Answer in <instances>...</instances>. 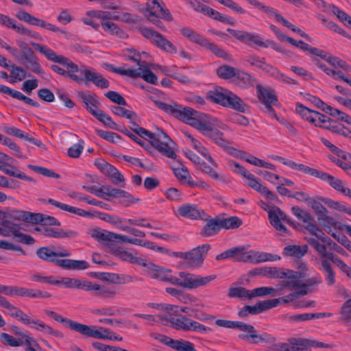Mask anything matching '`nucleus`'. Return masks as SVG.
I'll return each instance as SVG.
<instances>
[{
    "instance_id": "nucleus-8",
    "label": "nucleus",
    "mask_w": 351,
    "mask_h": 351,
    "mask_svg": "<svg viewBox=\"0 0 351 351\" xmlns=\"http://www.w3.org/2000/svg\"><path fill=\"white\" fill-rule=\"evenodd\" d=\"M14 310H8V313L13 317L18 319L19 321L23 322L24 324L29 326L30 327L53 337L62 339L64 334L58 330L53 329L51 326L40 322L38 319H33L28 315L25 313L23 311L14 306Z\"/></svg>"
},
{
    "instance_id": "nucleus-31",
    "label": "nucleus",
    "mask_w": 351,
    "mask_h": 351,
    "mask_svg": "<svg viewBox=\"0 0 351 351\" xmlns=\"http://www.w3.org/2000/svg\"><path fill=\"white\" fill-rule=\"evenodd\" d=\"M59 282V285H64L67 289H77L88 291L90 281L82 280L78 278L63 277L60 280L57 279Z\"/></svg>"
},
{
    "instance_id": "nucleus-25",
    "label": "nucleus",
    "mask_w": 351,
    "mask_h": 351,
    "mask_svg": "<svg viewBox=\"0 0 351 351\" xmlns=\"http://www.w3.org/2000/svg\"><path fill=\"white\" fill-rule=\"evenodd\" d=\"M55 264L56 266L66 270H84L89 267V263L86 261L73 259L57 258Z\"/></svg>"
},
{
    "instance_id": "nucleus-12",
    "label": "nucleus",
    "mask_w": 351,
    "mask_h": 351,
    "mask_svg": "<svg viewBox=\"0 0 351 351\" xmlns=\"http://www.w3.org/2000/svg\"><path fill=\"white\" fill-rule=\"evenodd\" d=\"M16 42L21 52V60L28 64L27 68L36 74L43 75L45 72L34 51L24 41L17 40Z\"/></svg>"
},
{
    "instance_id": "nucleus-10",
    "label": "nucleus",
    "mask_w": 351,
    "mask_h": 351,
    "mask_svg": "<svg viewBox=\"0 0 351 351\" xmlns=\"http://www.w3.org/2000/svg\"><path fill=\"white\" fill-rule=\"evenodd\" d=\"M293 214L304 223H305L306 230L311 234L315 236L324 242L328 240L330 241V239L326 236L324 232L315 223L314 218L308 212L301 209L298 206H293L291 208Z\"/></svg>"
},
{
    "instance_id": "nucleus-48",
    "label": "nucleus",
    "mask_w": 351,
    "mask_h": 351,
    "mask_svg": "<svg viewBox=\"0 0 351 351\" xmlns=\"http://www.w3.org/2000/svg\"><path fill=\"white\" fill-rule=\"evenodd\" d=\"M290 351H311L309 349L310 341L304 339H289Z\"/></svg>"
},
{
    "instance_id": "nucleus-33",
    "label": "nucleus",
    "mask_w": 351,
    "mask_h": 351,
    "mask_svg": "<svg viewBox=\"0 0 351 351\" xmlns=\"http://www.w3.org/2000/svg\"><path fill=\"white\" fill-rule=\"evenodd\" d=\"M0 93L8 95L12 97L13 98L23 101L25 104L31 105L34 107L38 108L40 106L39 104L37 101L33 100L30 97L24 95L20 91L12 89L7 86L0 84Z\"/></svg>"
},
{
    "instance_id": "nucleus-56",
    "label": "nucleus",
    "mask_w": 351,
    "mask_h": 351,
    "mask_svg": "<svg viewBox=\"0 0 351 351\" xmlns=\"http://www.w3.org/2000/svg\"><path fill=\"white\" fill-rule=\"evenodd\" d=\"M263 276L269 278H285V271L275 267H263Z\"/></svg>"
},
{
    "instance_id": "nucleus-58",
    "label": "nucleus",
    "mask_w": 351,
    "mask_h": 351,
    "mask_svg": "<svg viewBox=\"0 0 351 351\" xmlns=\"http://www.w3.org/2000/svg\"><path fill=\"white\" fill-rule=\"evenodd\" d=\"M204 48L212 51L215 56L219 58H222L226 60H231L232 59L229 53L215 43H210L209 40L207 41V44L204 46Z\"/></svg>"
},
{
    "instance_id": "nucleus-29",
    "label": "nucleus",
    "mask_w": 351,
    "mask_h": 351,
    "mask_svg": "<svg viewBox=\"0 0 351 351\" xmlns=\"http://www.w3.org/2000/svg\"><path fill=\"white\" fill-rule=\"evenodd\" d=\"M285 274H287L285 277L287 279L281 281V289L279 291H281L283 288L295 291L300 289L301 285L300 282V274L291 270H287Z\"/></svg>"
},
{
    "instance_id": "nucleus-30",
    "label": "nucleus",
    "mask_w": 351,
    "mask_h": 351,
    "mask_svg": "<svg viewBox=\"0 0 351 351\" xmlns=\"http://www.w3.org/2000/svg\"><path fill=\"white\" fill-rule=\"evenodd\" d=\"M14 295L32 298H49L51 296L47 291L15 286Z\"/></svg>"
},
{
    "instance_id": "nucleus-13",
    "label": "nucleus",
    "mask_w": 351,
    "mask_h": 351,
    "mask_svg": "<svg viewBox=\"0 0 351 351\" xmlns=\"http://www.w3.org/2000/svg\"><path fill=\"white\" fill-rule=\"evenodd\" d=\"M16 16L20 21H23L31 25L37 26L43 29H47L53 32H58L62 34H66V32L58 26L48 23L47 21L36 17L23 10H20L16 14Z\"/></svg>"
},
{
    "instance_id": "nucleus-11",
    "label": "nucleus",
    "mask_w": 351,
    "mask_h": 351,
    "mask_svg": "<svg viewBox=\"0 0 351 351\" xmlns=\"http://www.w3.org/2000/svg\"><path fill=\"white\" fill-rule=\"evenodd\" d=\"M162 318L169 321L173 328L176 330H182L184 331H194L199 333H206L211 331V329L204 325L191 319L186 316H182L180 318H175L171 316L165 315Z\"/></svg>"
},
{
    "instance_id": "nucleus-51",
    "label": "nucleus",
    "mask_w": 351,
    "mask_h": 351,
    "mask_svg": "<svg viewBox=\"0 0 351 351\" xmlns=\"http://www.w3.org/2000/svg\"><path fill=\"white\" fill-rule=\"evenodd\" d=\"M98 121L101 122L106 126L116 130H120L119 125L114 123L112 118L106 114L103 110H99L95 114L93 115Z\"/></svg>"
},
{
    "instance_id": "nucleus-6",
    "label": "nucleus",
    "mask_w": 351,
    "mask_h": 351,
    "mask_svg": "<svg viewBox=\"0 0 351 351\" xmlns=\"http://www.w3.org/2000/svg\"><path fill=\"white\" fill-rule=\"evenodd\" d=\"M216 278L215 274L202 276L189 272L180 271L178 277L174 276L173 285L188 289H195L200 287L207 286Z\"/></svg>"
},
{
    "instance_id": "nucleus-34",
    "label": "nucleus",
    "mask_w": 351,
    "mask_h": 351,
    "mask_svg": "<svg viewBox=\"0 0 351 351\" xmlns=\"http://www.w3.org/2000/svg\"><path fill=\"white\" fill-rule=\"evenodd\" d=\"M229 91V90L221 86H216L207 93L206 97L210 101L223 106Z\"/></svg>"
},
{
    "instance_id": "nucleus-44",
    "label": "nucleus",
    "mask_w": 351,
    "mask_h": 351,
    "mask_svg": "<svg viewBox=\"0 0 351 351\" xmlns=\"http://www.w3.org/2000/svg\"><path fill=\"white\" fill-rule=\"evenodd\" d=\"M7 69L10 72V77L12 78L11 82H16L17 81L21 82L25 78L29 76L23 67L16 66L14 64H10V67L7 68Z\"/></svg>"
},
{
    "instance_id": "nucleus-9",
    "label": "nucleus",
    "mask_w": 351,
    "mask_h": 351,
    "mask_svg": "<svg viewBox=\"0 0 351 351\" xmlns=\"http://www.w3.org/2000/svg\"><path fill=\"white\" fill-rule=\"evenodd\" d=\"M139 33L153 45L169 53H176V47L165 36L154 29L145 26L138 27Z\"/></svg>"
},
{
    "instance_id": "nucleus-1",
    "label": "nucleus",
    "mask_w": 351,
    "mask_h": 351,
    "mask_svg": "<svg viewBox=\"0 0 351 351\" xmlns=\"http://www.w3.org/2000/svg\"><path fill=\"white\" fill-rule=\"evenodd\" d=\"M155 104L160 110L206 134L217 145L223 148L229 145L230 143L223 138V134L219 130L214 129L216 126L225 129V125L223 124L221 125L216 119L176 103L167 104L162 101H156Z\"/></svg>"
},
{
    "instance_id": "nucleus-16",
    "label": "nucleus",
    "mask_w": 351,
    "mask_h": 351,
    "mask_svg": "<svg viewBox=\"0 0 351 351\" xmlns=\"http://www.w3.org/2000/svg\"><path fill=\"white\" fill-rule=\"evenodd\" d=\"M86 337H93L99 339H108L111 338L110 329L96 326H88L80 323L77 332Z\"/></svg>"
},
{
    "instance_id": "nucleus-47",
    "label": "nucleus",
    "mask_w": 351,
    "mask_h": 351,
    "mask_svg": "<svg viewBox=\"0 0 351 351\" xmlns=\"http://www.w3.org/2000/svg\"><path fill=\"white\" fill-rule=\"evenodd\" d=\"M322 270L324 273L325 280L328 286H332L335 283V273L331 267L328 261L322 259Z\"/></svg>"
},
{
    "instance_id": "nucleus-18",
    "label": "nucleus",
    "mask_w": 351,
    "mask_h": 351,
    "mask_svg": "<svg viewBox=\"0 0 351 351\" xmlns=\"http://www.w3.org/2000/svg\"><path fill=\"white\" fill-rule=\"evenodd\" d=\"M0 24L8 28L12 29L16 32L32 38H37L38 34L18 23L14 19L0 13Z\"/></svg>"
},
{
    "instance_id": "nucleus-50",
    "label": "nucleus",
    "mask_w": 351,
    "mask_h": 351,
    "mask_svg": "<svg viewBox=\"0 0 351 351\" xmlns=\"http://www.w3.org/2000/svg\"><path fill=\"white\" fill-rule=\"evenodd\" d=\"M295 110L303 119L308 121L309 123L313 124L315 121V113L317 111L311 110L302 104H297Z\"/></svg>"
},
{
    "instance_id": "nucleus-59",
    "label": "nucleus",
    "mask_w": 351,
    "mask_h": 351,
    "mask_svg": "<svg viewBox=\"0 0 351 351\" xmlns=\"http://www.w3.org/2000/svg\"><path fill=\"white\" fill-rule=\"evenodd\" d=\"M237 71V69L229 65H223L217 69V74L221 79L229 80L235 77Z\"/></svg>"
},
{
    "instance_id": "nucleus-22",
    "label": "nucleus",
    "mask_w": 351,
    "mask_h": 351,
    "mask_svg": "<svg viewBox=\"0 0 351 351\" xmlns=\"http://www.w3.org/2000/svg\"><path fill=\"white\" fill-rule=\"evenodd\" d=\"M227 31L235 38L238 39L239 40L247 44L250 45L252 43L256 44L258 46L263 47H267L268 45L266 44L265 42L261 40L258 39V36H256L254 34H252L251 33L230 29H227Z\"/></svg>"
},
{
    "instance_id": "nucleus-45",
    "label": "nucleus",
    "mask_w": 351,
    "mask_h": 351,
    "mask_svg": "<svg viewBox=\"0 0 351 351\" xmlns=\"http://www.w3.org/2000/svg\"><path fill=\"white\" fill-rule=\"evenodd\" d=\"M101 25L105 32L118 38H124L127 36L124 31L113 22L109 21H102Z\"/></svg>"
},
{
    "instance_id": "nucleus-43",
    "label": "nucleus",
    "mask_w": 351,
    "mask_h": 351,
    "mask_svg": "<svg viewBox=\"0 0 351 351\" xmlns=\"http://www.w3.org/2000/svg\"><path fill=\"white\" fill-rule=\"evenodd\" d=\"M307 245H287L283 250V255L300 258L307 252Z\"/></svg>"
},
{
    "instance_id": "nucleus-37",
    "label": "nucleus",
    "mask_w": 351,
    "mask_h": 351,
    "mask_svg": "<svg viewBox=\"0 0 351 351\" xmlns=\"http://www.w3.org/2000/svg\"><path fill=\"white\" fill-rule=\"evenodd\" d=\"M114 256L123 261H127L132 264H136L143 266L145 261L141 258L134 256L132 252L125 250L121 247H117L113 251Z\"/></svg>"
},
{
    "instance_id": "nucleus-41",
    "label": "nucleus",
    "mask_w": 351,
    "mask_h": 351,
    "mask_svg": "<svg viewBox=\"0 0 351 351\" xmlns=\"http://www.w3.org/2000/svg\"><path fill=\"white\" fill-rule=\"evenodd\" d=\"M251 291L243 287L232 285L228 289V297L230 298H239L241 300H251Z\"/></svg>"
},
{
    "instance_id": "nucleus-62",
    "label": "nucleus",
    "mask_w": 351,
    "mask_h": 351,
    "mask_svg": "<svg viewBox=\"0 0 351 351\" xmlns=\"http://www.w3.org/2000/svg\"><path fill=\"white\" fill-rule=\"evenodd\" d=\"M16 137L24 139L32 144H34L35 145L41 147L44 149H46V146L43 142L40 140H38L34 137L30 136L27 133H25V132L22 131L21 130L16 128L15 136Z\"/></svg>"
},
{
    "instance_id": "nucleus-64",
    "label": "nucleus",
    "mask_w": 351,
    "mask_h": 351,
    "mask_svg": "<svg viewBox=\"0 0 351 351\" xmlns=\"http://www.w3.org/2000/svg\"><path fill=\"white\" fill-rule=\"evenodd\" d=\"M279 304L280 300L272 299L259 302L256 303L255 305L256 306L257 310L258 311V313H261L265 311L276 307Z\"/></svg>"
},
{
    "instance_id": "nucleus-15",
    "label": "nucleus",
    "mask_w": 351,
    "mask_h": 351,
    "mask_svg": "<svg viewBox=\"0 0 351 351\" xmlns=\"http://www.w3.org/2000/svg\"><path fill=\"white\" fill-rule=\"evenodd\" d=\"M143 267L146 268L145 274L148 277L167 282L173 285L174 276L171 275V269L146 261H145Z\"/></svg>"
},
{
    "instance_id": "nucleus-23",
    "label": "nucleus",
    "mask_w": 351,
    "mask_h": 351,
    "mask_svg": "<svg viewBox=\"0 0 351 351\" xmlns=\"http://www.w3.org/2000/svg\"><path fill=\"white\" fill-rule=\"evenodd\" d=\"M36 255L43 261L55 263L57 257H68L71 253L66 250L53 252L49 247H42L37 250Z\"/></svg>"
},
{
    "instance_id": "nucleus-2",
    "label": "nucleus",
    "mask_w": 351,
    "mask_h": 351,
    "mask_svg": "<svg viewBox=\"0 0 351 351\" xmlns=\"http://www.w3.org/2000/svg\"><path fill=\"white\" fill-rule=\"evenodd\" d=\"M30 45L36 51L44 54L49 60L59 63L67 69V71H65L56 64H52L51 65V69L55 73L69 77L77 84H82L85 81L86 85L88 82H92L96 86L101 88H109V81L101 74L97 72L95 69L88 68L84 65L78 66L68 58L57 55L53 50L45 45H41L34 42H30Z\"/></svg>"
},
{
    "instance_id": "nucleus-46",
    "label": "nucleus",
    "mask_w": 351,
    "mask_h": 351,
    "mask_svg": "<svg viewBox=\"0 0 351 351\" xmlns=\"http://www.w3.org/2000/svg\"><path fill=\"white\" fill-rule=\"evenodd\" d=\"M48 203L57 207V208H60L61 210H65V211H67L69 213H73V214H76L77 215H80V216H85L86 215H88V213L86 212L85 210L81 209V208H76V207H73V206H69L68 204H63V203H61V202H59L56 200H54L53 199H49L48 200Z\"/></svg>"
},
{
    "instance_id": "nucleus-19",
    "label": "nucleus",
    "mask_w": 351,
    "mask_h": 351,
    "mask_svg": "<svg viewBox=\"0 0 351 351\" xmlns=\"http://www.w3.org/2000/svg\"><path fill=\"white\" fill-rule=\"evenodd\" d=\"M270 223L278 231L288 233L287 228L281 223L282 221H288L287 215L277 206H273L268 211Z\"/></svg>"
},
{
    "instance_id": "nucleus-63",
    "label": "nucleus",
    "mask_w": 351,
    "mask_h": 351,
    "mask_svg": "<svg viewBox=\"0 0 351 351\" xmlns=\"http://www.w3.org/2000/svg\"><path fill=\"white\" fill-rule=\"evenodd\" d=\"M215 324L219 327L226 328H237L239 330H241L244 322H234L223 319H218L215 321Z\"/></svg>"
},
{
    "instance_id": "nucleus-49",
    "label": "nucleus",
    "mask_w": 351,
    "mask_h": 351,
    "mask_svg": "<svg viewBox=\"0 0 351 351\" xmlns=\"http://www.w3.org/2000/svg\"><path fill=\"white\" fill-rule=\"evenodd\" d=\"M108 280L116 284H126L140 280L136 276H132L127 274H108Z\"/></svg>"
},
{
    "instance_id": "nucleus-24",
    "label": "nucleus",
    "mask_w": 351,
    "mask_h": 351,
    "mask_svg": "<svg viewBox=\"0 0 351 351\" xmlns=\"http://www.w3.org/2000/svg\"><path fill=\"white\" fill-rule=\"evenodd\" d=\"M246 179L248 180L247 184L249 186L264 195L267 199L273 201L278 200V197L275 193L269 191L266 186L261 184L254 175L252 173L251 175H248Z\"/></svg>"
},
{
    "instance_id": "nucleus-5",
    "label": "nucleus",
    "mask_w": 351,
    "mask_h": 351,
    "mask_svg": "<svg viewBox=\"0 0 351 351\" xmlns=\"http://www.w3.org/2000/svg\"><path fill=\"white\" fill-rule=\"evenodd\" d=\"M163 3H160L158 0H150L146 3L143 14L146 19L154 25L159 29L166 32L167 28L160 18L171 22L173 18L169 10L165 8Z\"/></svg>"
},
{
    "instance_id": "nucleus-7",
    "label": "nucleus",
    "mask_w": 351,
    "mask_h": 351,
    "mask_svg": "<svg viewBox=\"0 0 351 351\" xmlns=\"http://www.w3.org/2000/svg\"><path fill=\"white\" fill-rule=\"evenodd\" d=\"M298 171L318 178L323 181L328 182L334 189L351 198V189L344 186L341 180L324 171L308 167L304 164H299Z\"/></svg>"
},
{
    "instance_id": "nucleus-3",
    "label": "nucleus",
    "mask_w": 351,
    "mask_h": 351,
    "mask_svg": "<svg viewBox=\"0 0 351 351\" xmlns=\"http://www.w3.org/2000/svg\"><path fill=\"white\" fill-rule=\"evenodd\" d=\"M134 132L141 138L149 141L150 144L164 156L173 159L176 157L175 152L169 145L171 141L170 137L162 130L158 129L157 132L153 133L139 127Z\"/></svg>"
},
{
    "instance_id": "nucleus-54",
    "label": "nucleus",
    "mask_w": 351,
    "mask_h": 351,
    "mask_svg": "<svg viewBox=\"0 0 351 351\" xmlns=\"http://www.w3.org/2000/svg\"><path fill=\"white\" fill-rule=\"evenodd\" d=\"M251 299L255 297H262L265 295H280V291H277L273 287H261L251 290Z\"/></svg>"
},
{
    "instance_id": "nucleus-27",
    "label": "nucleus",
    "mask_w": 351,
    "mask_h": 351,
    "mask_svg": "<svg viewBox=\"0 0 351 351\" xmlns=\"http://www.w3.org/2000/svg\"><path fill=\"white\" fill-rule=\"evenodd\" d=\"M223 106L232 108L240 112H247L249 111V107L244 101L231 91H229Z\"/></svg>"
},
{
    "instance_id": "nucleus-20",
    "label": "nucleus",
    "mask_w": 351,
    "mask_h": 351,
    "mask_svg": "<svg viewBox=\"0 0 351 351\" xmlns=\"http://www.w3.org/2000/svg\"><path fill=\"white\" fill-rule=\"evenodd\" d=\"M178 212L180 216L191 219H206L207 218V214L195 204H183L178 208Z\"/></svg>"
},
{
    "instance_id": "nucleus-35",
    "label": "nucleus",
    "mask_w": 351,
    "mask_h": 351,
    "mask_svg": "<svg viewBox=\"0 0 351 351\" xmlns=\"http://www.w3.org/2000/svg\"><path fill=\"white\" fill-rule=\"evenodd\" d=\"M136 73V75L130 76V77H142L147 82L157 84L158 83V77L157 76L150 71L149 67L147 65V63L145 64H141L140 67L137 69H133Z\"/></svg>"
},
{
    "instance_id": "nucleus-55",
    "label": "nucleus",
    "mask_w": 351,
    "mask_h": 351,
    "mask_svg": "<svg viewBox=\"0 0 351 351\" xmlns=\"http://www.w3.org/2000/svg\"><path fill=\"white\" fill-rule=\"evenodd\" d=\"M234 77L237 80V82L239 84H241V86L245 87L248 86H254L256 82V79L254 77L239 69H237Z\"/></svg>"
},
{
    "instance_id": "nucleus-4",
    "label": "nucleus",
    "mask_w": 351,
    "mask_h": 351,
    "mask_svg": "<svg viewBox=\"0 0 351 351\" xmlns=\"http://www.w3.org/2000/svg\"><path fill=\"white\" fill-rule=\"evenodd\" d=\"M230 258L235 262L252 263L258 264L266 261H279L280 256L265 252L247 250L245 246L228 249Z\"/></svg>"
},
{
    "instance_id": "nucleus-40",
    "label": "nucleus",
    "mask_w": 351,
    "mask_h": 351,
    "mask_svg": "<svg viewBox=\"0 0 351 351\" xmlns=\"http://www.w3.org/2000/svg\"><path fill=\"white\" fill-rule=\"evenodd\" d=\"M326 316V313H302L285 316V319L291 323L305 322L313 319H319Z\"/></svg>"
},
{
    "instance_id": "nucleus-28",
    "label": "nucleus",
    "mask_w": 351,
    "mask_h": 351,
    "mask_svg": "<svg viewBox=\"0 0 351 351\" xmlns=\"http://www.w3.org/2000/svg\"><path fill=\"white\" fill-rule=\"evenodd\" d=\"M308 243L310 244L311 247H313L316 252H317L321 256L322 259H328L330 258V254H333L332 252H328L326 244L331 245L332 243L334 245H336V243H332L330 240V241L328 240L326 242L322 241L321 239L315 238H309L307 239Z\"/></svg>"
},
{
    "instance_id": "nucleus-26",
    "label": "nucleus",
    "mask_w": 351,
    "mask_h": 351,
    "mask_svg": "<svg viewBox=\"0 0 351 351\" xmlns=\"http://www.w3.org/2000/svg\"><path fill=\"white\" fill-rule=\"evenodd\" d=\"M206 221V224L203 226L199 232V234L203 237H210L217 234L221 230L219 223V217L211 218L207 215L206 219H202Z\"/></svg>"
},
{
    "instance_id": "nucleus-21",
    "label": "nucleus",
    "mask_w": 351,
    "mask_h": 351,
    "mask_svg": "<svg viewBox=\"0 0 351 351\" xmlns=\"http://www.w3.org/2000/svg\"><path fill=\"white\" fill-rule=\"evenodd\" d=\"M77 96L84 104L85 108L93 116L99 109L100 101L96 94L90 92H78Z\"/></svg>"
},
{
    "instance_id": "nucleus-61",
    "label": "nucleus",
    "mask_w": 351,
    "mask_h": 351,
    "mask_svg": "<svg viewBox=\"0 0 351 351\" xmlns=\"http://www.w3.org/2000/svg\"><path fill=\"white\" fill-rule=\"evenodd\" d=\"M328 10L335 14L346 25L351 27V16L333 4H328Z\"/></svg>"
},
{
    "instance_id": "nucleus-42",
    "label": "nucleus",
    "mask_w": 351,
    "mask_h": 351,
    "mask_svg": "<svg viewBox=\"0 0 351 351\" xmlns=\"http://www.w3.org/2000/svg\"><path fill=\"white\" fill-rule=\"evenodd\" d=\"M45 313L49 317H52L55 321L60 323H65L68 328L71 330L77 332L80 323L75 322L72 319L63 317L61 315L49 310H45Z\"/></svg>"
},
{
    "instance_id": "nucleus-17",
    "label": "nucleus",
    "mask_w": 351,
    "mask_h": 351,
    "mask_svg": "<svg viewBox=\"0 0 351 351\" xmlns=\"http://www.w3.org/2000/svg\"><path fill=\"white\" fill-rule=\"evenodd\" d=\"M12 160V158L8 155L0 152V171L10 176L17 178L26 181H32V179L26 176L24 173L19 170L15 166L10 164L8 162Z\"/></svg>"
},
{
    "instance_id": "nucleus-36",
    "label": "nucleus",
    "mask_w": 351,
    "mask_h": 351,
    "mask_svg": "<svg viewBox=\"0 0 351 351\" xmlns=\"http://www.w3.org/2000/svg\"><path fill=\"white\" fill-rule=\"evenodd\" d=\"M247 334L239 335V338L241 340L248 341L251 339L252 343L258 344L261 342V335H258L255 328L250 324L244 323L241 330Z\"/></svg>"
},
{
    "instance_id": "nucleus-52",
    "label": "nucleus",
    "mask_w": 351,
    "mask_h": 351,
    "mask_svg": "<svg viewBox=\"0 0 351 351\" xmlns=\"http://www.w3.org/2000/svg\"><path fill=\"white\" fill-rule=\"evenodd\" d=\"M321 141L326 147H327L332 152L335 154L339 158H341L351 163V154L339 149L337 146L324 138H322Z\"/></svg>"
},
{
    "instance_id": "nucleus-53",
    "label": "nucleus",
    "mask_w": 351,
    "mask_h": 351,
    "mask_svg": "<svg viewBox=\"0 0 351 351\" xmlns=\"http://www.w3.org/2000/svg\"><path fill=\"white\" fill-rule=\"evenodd\" d=\"M29 279L35 282L59 286V282L53 276H46L40 273H34L30 275Z\"/></svg>"
},
{
    "instance_id": "nucleus-32",
    "label": "nucleus",
    "mask_w": 351,
    "mask_h": 351,
    "mask_svg": "<svg viewBox=\"0 0 351 351\" xmlns=\"http://www.w3.org/2000/svg\"><path fill=\"white\" fill-rule=\"evenodd\" d=\"M95 291V295L101 298H113L117 292L115 289L110 286L99 285L90 281L88 291Z\"/></svg>"
},
{
    "instance_id": "nucleus-57",
    "label": "nucleus",
    "mask_w": 351,
    "mask_h": 351,
    "mask_svg": "<svg viewBox=\"0 0 351 351\" xmlns=\"http://www.w3.org/2000/svg\"><path fill=\"white\" fill-rule=\"evenodd\" d=\"M221 229H234L242 224V221L237 217H230L225 219L219 218Z\"/></svg>"
},
{
    "instance_id": "nucleus-38",
    "label": "nucleus",
    "mask_w": 351,
    "mask_h": 351,
    "mask_svg": "<svg viewBox=\"0 0 351 351\" xmlns=\"http://www.w3.org/2000/svg\"><path fill=\"white\" fill-rule=\"evenodd\" d=\"M256 89L258 98L264 105H276L278 103L277 97L274 95L273 90L265 88L261 85H257Z\"/></svg>"
},
{
    "instance_id": "nucleus-14",
    "label": "nucleus",
    "mask_w": 351,
    "mask_h": 351,
    "mask_svg": "<svg viewBox=\"0 0 351 351\" xmlns=\"http://www.w3.org/2000/svg\"><path fill=\"white\" fill-rule=\"evenodd\" d=\"M210 249V245L209 244H203L201 245H198L197 247L193 248L192 250L188 252H182L179 253V258L184 259L187 261V264L190 267H199L202 265L206 254Z\"/></svg>"
},
{
    "instance_id": "nucleus-39",
    "label": "nucleus",
    "mask_w": 351,
    "mask_h": 351,
    "mask_svg": "<svg viewBox=\"0 0 351 351\" xmlns=\"http://www.w3.org/2000/svg\"><path fill=\"white\" fill-rule=\"evenodd\" d=\"M116 236L115 233L99 228L93 230L91 232L93 238L105 245H108L110 242L116 241Z\"/></svg>"
},
{
    "instance_id": "nucleus-60",
    "label": "nucleus",
    "mask_w": 351,
    "mask_h": 351,
    "mask_svg": "<svg viewBox=\"0 0 351 351\" xmlns=\"http://www.w3.org/2000/svg\"><path fill=\"white\" fill-rule=\"evenodd\" d=\"M110 110L114 114L125 117L129 120H134L137 117V115L134 112L119 106H112L110 107Z\"/></svg>"
}]
</instances>
